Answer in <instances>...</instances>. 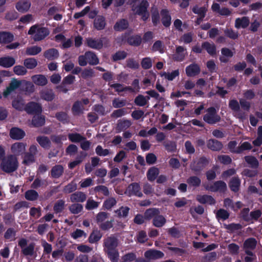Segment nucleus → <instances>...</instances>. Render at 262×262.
Masks as SVG:
<instances>
[{
  "instance_id": "61",
  "label": "nucleus",
  "mask_w": 262,
  "mask_h": 262,
  "mask_svg": "<svg viewBox=\"0 0 262 262\" xmlns=\"http://www.w3.org/2000/svg\"><path fill=\"white\" fill-rule=\"evenodd\" d=\"M141 66L144 69H150L152 65V60L150 57H145L142 59L141 62Z\"/></svg>"
},
{
  "instance_id": "34",
  "label": "nucleus",
  "mask_w": 262,
  "mask_h": 262,
  "mask_svg": "<svg viewBox=\"0 0 262 262\" xmlns=\"http://www.w3.org/2000/svg\"><path fill=\"white\" fill-rule=\"evenodd\" d=\"M207 146L212 150H219L222 148V145L220 142L213 139L208 141Z\"/></svg>"
},
{
  "instance_id": "16",
  "label": "nucleus",
  "mask_w": 262,
  "mask_h": 262,
  "mask_svg": "<svg viewBox=\"0 0 262 262\" xmlns=\"http://www.w3.org/2000/svg\"><path fill=\"white\" fill-rule=\"evenodd\" d=\"M144 256L147 259L150 260L162 258L164 254L160 251L149 250L145 252Z\"/></svg>"
},
{
  "instance_id": "21",
  "label": "nucleus",
  "mask_w": 262,
  "mask_h": 262,
  "mask_svg": "<svg viewBox=\"0 0 262 262\" xmlns=\"http://www.w3.org/2000/svg\"><path fill=\"white\" fill-rule=\"evenodd\" d=\"M86 199V194L80 191L76 192L70 196V200L72 202H83Z\"/></svg>"
},
{
  "instance_id": "56",
  "label": "nucleus",
  "mask_w": 262,
  "mask_h": 262,
  "mask_svg": "<svg viewBox=\"0 0 262 262\" xmlns=\"http://www.w3.org/2000/svg\"><path fill=\"white\" fill-rule=\"evenodd\" d=\"M84 107L80 102H75L72 107V111L74 114L78 115L83 112Z\"/></svg>"
},
{
  "instance_id": "9",
  "label": "nucleus",
  "mask_w": 262,
  "mask_h": 262,
  "mask_svg": "<svg viewBox=\"0 0 262 262\" xmlns=\"http://www.w3.org/2000/svg\"><path fill=\"white\" fill-rule=\"evenodd\" d=\"M31 6V3L29 0H19L15 4L16 9L20 13L28 12Z\"/></svg>"
},
{
  "instance_id": "38",
  "label": "nucleus",
  "mask_w": 262,
  "mask_h": 262,
  "mask_svg": "<svg viewBox=\"0 0 262 262\" xmlns=\"http://www.w3.org/2000/svg\"><path fill=\"white\" fill-rule=\"evenodd\" d=\"M101 237L102 234L99 231L94 230L89 236V242L90 243H94L99 241Z\"/></svg>"
},
{
  "instance_id": "54",
  "label": "nucleus",
  "mask_w": 262,
  "mask_h": 262,
  "mask_svg": "<svg viewBox=\"0 0 262 262\" xmlns=\"http://www.w3.org/2000/svg\"><path fill=\"white\" fill-rule=\"evenodd\" d=\"M164 47L162 42L158 40L156 41L153 45L152 47V50L154 52L158 51L160 53H163L164 52Z\"/></svg>"
},
{
  "instance_id": "35",
  "label": "nucleus",
  "mask_w": 262,
  "mask_h": 262,
  "mask_svg": "<svg viewBox=\"0 0 262 262\" xmlns=\"http://www.w3.org/2000/svg\"><path fill=\"white\" fill-rule=\"evenodd\" d=\"M160 211L159 209L156 208H151L147 210L145 213L144 216L145 219L149 220L151 219H154L157 215L159 214Z\"/></svg>"
},
{
  "instance_id": "44",
  "label": "nucleus",
  "mask_w": 262,
  "mask_h": 262,
  "mask_svg": "<svg viewBox=\"0 0 262 262\" xmlns=\"http://www.w3.org/2000/svg\"><path fill=\"white\" fill-rule=\"evenodd\" d=\"M240 184L241 182L238 178H233L229 183V187L232 191L236 192L239 189Z\"/></svg>"
},
{
  "instance_id": "43",
  "label": "nucleus",
  "mask_w": 262,
  "mask_h": 262,
  "mask_svg": "<svg viewBox=\"0 0 262 262\" xmlns=\"http://www.w3.org/2000/svg\"><path fill=\"white\" fill-rule=\"evenodd\" d=\"M45 123L44 117L39 115H35L32 120V123L34 126H40L43 125Z\"/></svg>"
},
{
  "instance_id": "31",
  "label": "nucleus",
  "mask_w": 262,
  "mask_h": 262,
  "mask_svg": "<svg viewBox=\"0 0 262 262\" xmlns=\"http://www.w3.org/2000/svg\"><path fill=\"white\" fill-rule=\"evenodd\" d=\"M44 56L49 60H53L58 58L59 53L56 49H50L45 52Z\"/></svg>"
},
{
  "instance_id": "39",
  "label": "nucleus",
  "mask_w": 262,
  "mask_h": 262,
  "mask_svg": "<svg viewBox=\"0 0 262 262\" xmlns=\"http://www.w3.org/2000/svg\"><path fill=\"white\" fill-rule=\"evenodd\" d=\"M88 62L90 64H97L99 63V59L96 54L92 52H86Z\"/></svg>"
},
{
  "instance_id": "37",
  "label": "nucleus",
  "mask_w": 262,
  "mask_h": 262,
  "mask_svg": "<svg viewBox=\"0 0 262 262\" xmlns=\"http://www.w3.org/2000/svg\"><path fill=\"white\" fill-rule=\"evenodd\" d=\"M13 40V35L7 32L0 33V43H9Z\"/></svg>"
},
{
  "instance_id": "60",
  "label": "nucleus",
  "mask_w": 262,
  "mask_h": 262,
  "mask_svg": "<svg viewBox=\"0 0 262 262\" xmlns=\"http://www.w3.org/2000/svg\"><path fill=\"white\" fill-rule=\"evenodd\" d=\"M246 161L251 167L256 168L258 166V162L257 159L252 156H246L245 158Z\"/></svg>"
},
{
  "instance_id": "26",
  "label": "nucleus",
  "mask_w": 262,
  "mask_h": 262,
  "mask_svg": "<svg viewBox=\"0 0 262 262\" xmlns=\"http://www.w3.org/2000/svg\"><path fill=\"white\" fill-rule=\"evenodd\" d=\"M131 125L132 122L129 120H120L117 123L116 130L118 133L121 132V131L129 127Z\"/></svg>"
},
{
  "instance_id": "8",
  "label": "nucleus",
  "mask_w": 262,
  "mask_h": 262,
  "mask_svg": "<svg viewBox=\"0 0 262 262\" xmlns=\"http://www.w3.org/2000/svg\"><path fill=\"white\" fill-rule=\"evenodd\" d=\"M148 6V2L146 1H143L138 7L134 8L133 10L137 14L141 15L142 19L145 21L149 17V14L147 11Z\"/></svg>"
},
{
  "instance_id": "59",
  "label": "nucleus",
  "mask_w": 262,
  "mask_h": 262,
  "mask_svg": "<svg viewBox=\"0 0 262 262\" xmlns=\"http://www.w3.org/2000/svg\"><path fill=\"white\" fill-rule=\"evenodd\" d=\"M128 42L132 45L139 46L142 41L141 36L136 35L130 37L128 38Z\"/></svg>"
},
{
  "instance_id": "50",
  "label": "nucleus",
  "mask_w": 262,
  "mask_h": 262,
  "mask_svg": "<svg viewBox=\"0 0 262 262\" xmlns=\"http://www.w3.org/2000/svg\"><path fill=\"white\" fill-rule=\"evenodd\" d=\"M100 203L94 201L93 199H89L85 204V208L90 210L96 209L99 206Z\"/></svg>"
},
{
  "instance_id": "36",
  "label": "nucleus",
  "mask_w": 262,
  "mask_h": 262,
  "mask_svg": "<svg viewBox=\"0 0 262 262\" xmlns=\"http://www.w3.org/2000/svg\"><path fill=\"white\" fill-rule=\"evenodd\" d=\"M233 55V52L227 48H223L222 50V55L220 60L222 62H226L228 59L231 57Z\"/></svg>"
},
{
  "instance_id": "28",
  "label": "nucleus",
  "mask_w": 262,
  "mask_h": 262,
  "mask_svg": "<svg viewBox=\"0 0 262 262\" xmlns=\"http://www.w3.org/2000/svg\"><path fill=\"white\" fill-rule=\"evenodd\" d=\"M105 21L104 18L102 16H97L94 20V27L98 30H102L105 26Z\"/></svg>"
},
{
  "instance_id": "29",
  "label": "nucleus",
  "mask_w": 262,
  "mask_h": 262,
  "mask_svg": "<svg viewBox=\"0 0 262 262\" xmlns=\"http://www.w3.org/2000/svg\"><path fill=\"white\" fill-rule=\"evenodd\" d=\"M166 222L165 217L159 213L153 219L152 224L155 227H161L165 224Z\"/></svg>"
},
{
  "instance_id": "53",
  "label": "nucleus",
  "mask_w": 262,
  "mask_h": 262,
  "mask_svg": "<svg viewBox=\"0 0 262 262\" xmlns=\"http://www.w3.org/2000/svg\"><path fill=\"white\" fill-rule=\"evenodd\" d=\"M71 236L73 238L77 239L83 237L85 238L86 237V233L82 230L77 229L71 233Z\"/></svg>"
},
{
  "instance_id": "23",
  "label": "nucleus",
  "mask_w": 262,
  "mask_h": 262,
  "mask_svg": "<svg viewBox=\"0 0 262 262\" xmlns=\"http://www.w3.org/2000/svg\"><path fill=\"white\" fill-rule=\"evenodd\" d=\"M207 9V5L200 6L199 5H196L192 8V11L194 13L198 14L199 16L204 17L205 16Z\"/></svg>"
},
{
  "instance_id": "64",
  "label": "nucleus",
  "mask_w": 262,
  "mask_h": 262,
  "mask_svg": "<svg viewBox=\"0 0 262 262\" xmlns=\"http://www.w3.org/2000/svg\"><path fill=\"white\" fill-rule=\"evenodd\" d=\"M76 189L77 184L76 182L72 181L64 187L63 191L65 193H70L76 190Z\"/></svg>"
},
{
  "instance_id": "3",
  "label": "nucleus",
  "mask_w": 262,
  "mask_h": 262,
  "mask_svg": "<svg viewBox=\"0 0 262 262\" xmlns=\"http://www.w3.org/2000/svg\"><path fill=\"white\" fill-rule=\"evenodd\" d=\"M86 42L90 48L96 50H99L103 47H106L109 43L108 40L105 38H88L86 39Z\"/></svg>"
},
{
  "instance_id": "1",
  "label": "nucleus",
  "mask_w": 262,
  "mask_h": 262,
  "mask_svg": "<svg viewBox=\"0 0 262 262\" xmlns=\"http://www.w3.org/2000/svg\"><path fill=\"white\" fill-rule=\"evenodd\" d=\"M18 165V162L17 157L10 155L4 158L1 163V168L8 173L16 170Z\"/></svg>"
},
{
  "instance_id": "25",
  "label": "nucleus",
  "mask_w": 262,
  "mask_h": 262,
  "mask_svg": "<svg viewBox=\"0 0 262 262\" xmlns=\"http://www.w3.org/2000/svg\"><path fill=\"white\" fill-rule=\"evenodd\" d=\"M196 200L201 203L214 204L215 202L214 199L210 195H199L196 197Z\"/></svg>"
},
{
  "instance_id": "30",
  "label": "nucleus",
  "mask_w": 262,
  "mask_h": 262,
  "mask_svg": "<svg viewBox=\"0 0 262 262\" xmlns=\"http://www.w3.org/2000/svg\"><path fill=\"white\" fill-rule=\"evenodd\" d=\"M63 172V168L61 165H57L53 167L51 169V176L54 178L60 177Z\"/></svg>"
},
{
  "instance_id": "17",
  "label": "nucleus",
  "mask_w": 262,
  "mask_h": 262,
  "mask_svg": "<svg viewBox=\"0 0 262 262\" xmlns=\"http://www.w3.org/2000/svg\"><path fill=\"white\" fill-rule=\"evenodd\" d=\"M25 136V133L24 131L17 127H13L10 131V137L14 140H20L23 138Z\"/></svg>"
},
{
  "instance_id": "5",
  "label": "nucleus",
  "mask_w": 262,
  "mask_h": 262,
  "mask_svg": "<svg viewBox=\"0 0 262 262\" xmlns=\"http://www.w3.org/2000/svg\"><path fill=\"white\" fill-rule=\"evenodd\" d=\"M27 144L24 142H15L10 146L11 155L17 157L25 153Z\"/></svg>"
},
{
  "instance_id": "58",
  "label": "nucleus",
  "mask_w": 262,
  "mask_h": 262,
  "mask_svg": "<svg viewBox=\"0 0 262 262\" xmlns=\"http://www.w3.org/2000/svg\"><path fill=\"white\" fill-rule=\"evenodd\" d=\"M38 193L33 190L27 191L25 193V198L27 200L29 201H34L38 198Z\"/></svg>"
},
{
  "instance_id": "40",
  "label": "nucleus",
  "mask_w": 262,
  "mask_h": 262,
  "mask_svg": "<svg viewBox=\"0 0 262 262\" xmlns=\"http://www.w3.org/2000/svg\"><path fill=\"white\" fill-rule=\"evenodd\" d=\"M202 47L205 49L210 55H213L215 54L216 49L214 44L205 42L202 44Z\"/></svg>"
},
{
  "instance_id": "62",
  "label": "nucleus",
  "mask_w": 262,
  "mask_h": 262,
  "mask_svg": "<svg viewBox=\"0 0 262 262\" xmlns=\"http://www.w3.org/2000/svg\"><path fill=\"white\" fill-rule=\"evenodd\" d=\"M188 184L192 186L197 187L199 186L201 182V180L195 176L190 177L187 181Z\"/></svg>"
},
{
  "instance_id": "33",
  "label": "nucleus",
  "mask_w": 262,
  "mask_h": 262,
  "mask_svg": "<svg viewBox=\"0 0 262 262\" xmlns=\"http://www.w3.org/2000/svg\"><path fill=\"white\" fill-rule=\"evenodd\" d=\"M24 65L26 69H33L37 66V61L34 58H28L24 60Z\"/></svg>"
},
{
  "instance_id": "11",
  "label": "nucleus",
  "mask_w": 262,
  "mask_h": 262,
  "mask_svg": "<svg viewBox=\"0 0 262 262\" xmlns=\"http://www.w3.org/2000/svg\"><path fill=\"white\" fill-rule=\"evenodd\" d=\"M125 193L128 195H135L141 197L142 196V193L141 191V188L139 184L137 183H134L127 187Z\"/></svg>"
},
{
  "instance_id": "19",
  "label": "nucleus",
  "mask_w": 262,
  "mask_h": 262,
  "mask_svg": "<svg viewBox=\"0 0 262 262\" xmlns=\"http://www.w3.org/2000/svg\"><path fill=\"white\" fill-rule=\"evenodd\" d=\"M256 244L257 242L254 238H249L246 239L244 243V248L246 252L249 255H251V253L249 252V250L254 249Z\"/></svg>"
},
{
  "instance_id": "46",
  "label": "nucleus",
  "mask_w": 262,
  "mask_h": 262,
  "mask_svg": "<svg viewBox=\"0 0 262 262\" xmlns=\"http://www.w3.org/2000/svg\"><path fill=\"white\" fill-rule=\"evenodd\" d=\"M69 139L72 142H80L85 139V138L78 133H70L68 135Z\"/></svg>"
},
{
  "instance_id": "49",
  "label": "nucleus",
  "mask_w": 262,
  "mask_h": 262,
  "mask_svg": "<svg viewBox=\"0 0 262 262\" xmlns=\"http://www.w3.org/2000/svg\"><path fill=\"white\" fill-rule=\"evenodd\" d=\"M252 143L255 146H259L262 144V126L258 127L257 137L253 141Z\"/></svg>"
},
{
  "instance_id": "45",
  "label": "nucleus",
  "mask_w": 262,
  "mask_h": 262,
  "mask_svg": "<svg viewBox=\"0 0 262 262\" xmlns=\"http://www.w3.org/2000/svg\"><path fill=\"white\" fill-rule=\"evenodd\" d=\"M42 50L40 47L32 46L26 49V53L28 55L33 56L38 54Z\"/></svg>"
},
{
  "instance_id": "48",
  "label": "nucleus",
  "mask_w": 262,
  "mask_h": 262,
  "mask_svg": "<svg viewBox=\"0 0 262 262\" xmlns=\"http://www.w3.org/2000/svg\"><path fill=\"white\" fill-rule=\"evenodd\" d=\"M127 27V21L125 19H122L116 23L114 26V29L116 31H120L125 29Z\"/></svg>"
},
{
  "instance_id": "52",
  "label": "nucleus",
  "mask_w": 262,
  "mask_h": 262,
  "mask_svg": "<svg viewBox=\"0 0 262 262\" xmlns=\"http://www.w3.org/2000/svg\"><path fill=\"white\" fill-rule=\"evenodd\" d=\"M14 73L18 76H23L27 74V70L25 67L17 65L13 68Z\"/></svg>"
},
{
  "instance_id": "32",
  "label": "nucleus",
  "mask_w": 262,
  "mask_h": 262,
  "mask_svg": "<svg viewBox=\"0 0 262 262\" xmlns=\"http://www.w3.org/2000/svg\"><path fill=\"white\" fill-rule=\"evenodd\" d=\"M162 21L163 25L165 27H168L171 24V16L169 12L166 10H163L161 11Z\"/></svg>"
},
{
  "instance_id": "41",
  "label": "nucleus",
  "mask_w": 262,
  "mask_h": 262,
  "mask_svg": "<svg viewBox=\"0 0 262 262\" xmlns=\"http://www.w3.org/2000/svg\"><path fill=\"white\" fill-rule=\"evenodd\" d=\"M179 75V71L176 70L172 71L171 73H166L165 72H162L160 74L161 77H164L166 79L169 81H172L176 77Z\"/></svg>"
},
{
  "instance_id": "2",
  "label": "nucleus",
  "mask_w": 262,
  "mask_h": 262,
  "mask_svg": "<svg viewBox=\"0 0 262 262\" xmlns=\"http://www.w3.org/2000/svg\"><path fill=\"white\" fill-rule=\"evenodd\" d=\"M28 34L35 41H39L48 35L49 32L47 28L35 25L30 28Z\"/></svg>"
},
{
  "instance_id": "24",
  "label": "nucleus",
  "mask_w": 262,
  "mask_h": 262,
  "mask_svg": "<svg viewBox=\"0 0 262 262\" xmlns=\"http://www.w3.org/2000/svg\"><path fill=\"white\" fill-rule=\"evenodd\" d=\"M249 19L247 17L236 18L235 22V27L237 29L245 28L249 25Z\"/></svg>"
},
{
  "instance_id": "14",
  "label": "nucleus",
  "mask_w": 262,
  "mask_h": 262,
  "mask_svg": "<svg viewBox=\"0 0 262 262\" xmlns=\"http://www.w3.org/2000/svg\"><path fill=\"white\" fill-rule=\"evenodd\" d=\"M185 71L187 76L194 77L200 73V68L197 64L192 63L187 66Z\"/></svg>"
},
{
  "instance_id": "63",
  "label": "nucleus",
  "mask_w": 262,
  "mask_h": 262,
  "mask_svg": "<svg viewBox=\"0 0 262 262\" xmlns=\"http://www.w3.org/2000/svg\"><path fill=\"white\" fill-rule=\"evenodd\" d=\"M83 209L82 205L79 204H74L70 206L69 209L73 214H78Z\"/></svg>"
},
{
  "instance_id": "27",
  "label": "nucleus",
  "mask_w": 262,
  "mask_h": 262,
  "mask_svg": "<svg viewBox=\"0 0 262 262\" xmlns=\"http://www.w3.org/2000/svg\"><path fill=\"white\" fill-rule=\"evenodd\" d=\"M112 262H118L119 253L117 249L104 251Z\"/></svg>"
},
{
  "instance_id": "7",
  "label": "nucleus",
  "mask_w": 262,
  "mask_h": 262,
  "mask_svg": "<svg viewBox=\"0 0 262 262\" xmlns=\"http://www.w3.org/2000/svg\"><path fill=\"white\" fill-rule=\"evenodd\" d=\"M118 246V240L114 236L111 235L103 240L104 251L116 250Z\"/></svg>"
},
{
  "instance_id": "12",
  "label": "nucleus",
  "mask_w": 262,
  "mask_h": 262,
  "mask_svg": "<svg viewBox=\"0 0 262 262\" xmlns=\"http://www.w3.org/2000/svg\"><path fill=\"white\" fill-rule=\"evenodd\" d=\"M206 189L211 191H224L227 189L226 184L221 181L215 182L210 186L205 185Z\"/></svg>"
},
{
  "instance_id": "42",
  "label": "nucleus",
  "mask_w": 262,
  "mask_h": 262,
  "mask_svg": "<svg viewBox=\"0 0 262 262\" xmlns=\"http://www.w3.org/2000/svg\"><path fill=\"white\" fill-rule=\"evenodd\" d=\"M149 96L144 97L142 95L138 96L135 99V103L137 105L142 106L145 105L149 100Z\"/></svg>"
},
{
  "instance_id": "55",
  "label": "nucleus",
  "mask_w": 262,
  "mask_h": 262,
  "mask_svg": "<svg viewBox=\"0 0 262 262\" xmlns=\"http://www.w3.org/2000/svg\"><path fill=\"white\" fill-rule=\"evenodd\" d=\"M41 97L47 101H51L53 99L54 95L52 91L45 90L41 92Z\"/></svg>"
},
{
  "instance_id": "13",
  "label": "nucleus",
  "mask_w": 262,
  "mask_h": 262,
  "mask_svg": "<svg viewBox=\"0 0 262 262\" xmlns=\"http://www.w3.org/2000/svg\"><path fill=\"white\" fill-rule=\"evenodd\" d=\"M21 81L17 80L16 79L13 78L9 85L6 88V89L3 92V95L5 97H8L10 94L13 92L16 89H17L20 85Z\"/></svg>"
},
{
  "instance_id": "57",
  "label": "nucleus",
  "mask_w": 262,
  "mask_h": 262,
  "mask_svg": "<svg viewBox=\"0 0 262 262\" xmlns=\"http://www.w3.org/2000/svg\"><path fill=\"white\" fill-rule=\"evenodd\" d=\"M12 106L16 110L21 111L24 108V102L21 99H16L12 102Z\"/></svg>"
},
{
  "instance_id": "18",
  "label": "nucleus",
  "mask_w": 262,
  "mask_h": 262,
  "mask_svg": "<svg viewBox=\"0 0 262 262\" xmlns=\"http://www.w3.org/2000/svg\"><path fill=\"white\" fill-rule=\"evenodd\" d=\"M31 79L34 83L37 85L44 86L48 83V79L43 75H35L32 76Z\"/></svg>"
},
{
  "instance_id": "22",
  "label": "nucleus",
  "mask_w": 262,
  "mask_h": 262,
  "mask_svg": "<svg viewBox=\"0 0 262 262\" xmlns=\"http://www.w3.org/2000/svg\"><path fill=\"white\" fill-rule=\"evenodd\" d=\"M15 63V59L10 56H5L0 58V66L4 68H9Z\"/></svg>"
},
{
  "instance_id": "10",
  "label": "nucleus",
  "mask_w": 262,
  "mask_h": 262,
  "mask_svg": "<svg viewBox=\"0 0 262 262\" xmlns=\"http://www.w3.org/2000/svg\"><path fill=\"white\" fill-rule=\"evenodd\" d=\"M249 211V209L246 208L242 210L241 215L242 217L246 221H251L252 220L258 219L261 214V211L259 210H257L251 212L250 214L245 215L244 213H248Z\"/></svg>"
},
{
  "instance_id": "20",
  "label": "nucleus",
  "mask_w": 262,
  "mask_h": 262,
  "mask_svg": "<svg viewBox=\"0 0 262 262\" xmlns=\"http://www.w3.org/2000/svg\"><path fill=\"white\" fill-rule=\"evenodd\" d=\"M186 55V49L182 46H178L176 48V52L173 58L177 61H182Z\"/></svg>"
},
{
  "instance_id": "51",
  "label": "nucleus",
  "mask_w": 262,
  "mask_h": 262,
  "mask_svg": "<svg viewBox=\"0 0 262 262\" xmlns=\"http://www.w3.org/2000/svg\"><path fill=\"white\" fill-rule=\"evenodd\" d=\"M159 169L157 168L153 167L149 169L147 172V178L150 181L155 180L159 174Z\"/></svg>"
},
{
  "instance_id": "15",
  "label": "nucleus",
  "mask_w": 262,
  "mask_h": 262,
  "mask_svg": "<svg viewBox=\"0 0 262 262\" xmlns=\"http://www.w3.org/2000/svg\"><path fill=\"white\" fill-rule=\"evenodd\" d=\"M25 110L29 114L40 113L42 111L40 104L35 102L29 103L25 107Z\"/></svg>"
},
{
  "instance_id": "47",
  "label": "nucleus",
  "mask_w": 262,
  "mask_h": 262,
  "mask_svg": "<svg viewBox=\"0 0 262 262\" xmlns=\"http://www.w3.org/2000/svg\"><path fill=\"white\" fill-rule=\"evenodd\" d=\"M36 140L40 146L43 148H49L50 146V141L47 137H38L37 138Z\"/></svg>"
},
{
  "instance_id": "4",
  "label": "nucleus",
  "mask_w": 262,
  "mask_h": 262,
  "mask_svg": "<svg viewBox=\"0 0 262 262\" xmlns=\"http://www.w3.org/2000/svg\"><path fill=\"white\" fill-rule=\"evenodd\" d=\"M209 163V160L206 157H202L194 160L190 165L191 169L195 172L198 173L202 170Z\"/></svg>"
},
{
  "instance_id": "6",
  "label": "nucleus",
  "mask_w": 262,
  "mask_h": 262,
  "mask_svg": "<svg viewBox=\"0 0 262 262\" xmlns=\"http://www.w3.org/2000/svg\"><path fill=\"white\" fill-rule=\"evenodd\" d=\"M220 120V117L217 115L216 111L213 107L209 108L204 116V120L209 124H214Z\"/></svg>"
}]
</instances>
